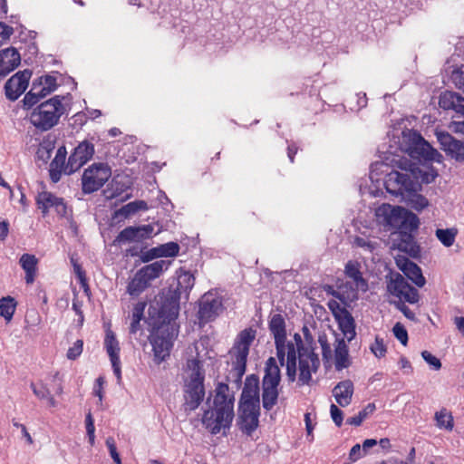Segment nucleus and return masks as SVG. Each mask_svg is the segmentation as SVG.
<instances>
[{
	"label": "nucleus",
	"instance_id": "nucleus-25",
	"mask_svg": "<svg viewBox=\"0 0 464 464\" xmlns=\"http://www.w3.org/2000/svg\"><path fill=\"white\" fill-rule=\"evenodd\" d=\"M393 246L399 251L411 257H417L420 254L419 246L416 244L413 237L408 233H398L397 237L393 239Z\"/></svg>",
	"mask_w": 464,
	"mask_h": 464
},
{
	"label": "nucleus",
	"instance_id": "nucleus-33",
	"mask_svg": "<svg viewBox=\"0 0 464 464\" xmlns=\"http://www.w3.org/2000/svg\"><path fill=\"white\" fill-rule=\"evenodd\" d=\"M315 334L317 333L314 328L311 330L304 325L302 328V334L295 333L294 334L295 348H313Z\"/></svg>",
	"mask_w": 464,
	"mask_h": 464
},
{
	"label": "nucleus",
	"instance_id": "nucleus-51",
	"mask_svg": "<svg viewBox=\"0 0 464 464\" xmlns=\"http://www.w3.org/2000/svg\"><path fill=\"white\" fill-rule=\"evenodd\" d=\"M451 79L459 89L464 91V66L453 70Z\"/></svg>",
	"mask_w": 464,
	"mask_h": 464
},
{
	"label": "nucleus",
	"instance_id": "nucleus-20",
	"mask_svg": "<svg viewBox=\"0 0 464 464\" xmlns=\"http://www.w3.org/2000/svg\"><path fill=\"white\" fill-rule=\"evenodd\" d=\"M222 308L221 300L212 294H205L199 304V319L205 322L214 319Z\"/></svg>",
	"mask_w": 464,
	"mask_h": 464
},
{
	"label": "nucleus",
	"instance_id": "nucleus-43",
	"mask_svg": "<svg viewBox=\"0 0 464 464\" xmlns=\"http://www.w3.org/2000/svg\"><path fill=\"white\" fill-rule=\"evenodd\" d=\"M15 310L14 299L7 296L0 300V314L6 320H10Z\"/></svg>",
	"mask_w": 464,
	"mask_h": 464
},
{
	"label": "nucleus",
	"instance_id": "nucleus-23",
	"mask_svg": "<svg viewBox=\"0 0 464 464\" xmlns=\"http://www.w3.org/2000/svg\"><path fill=\"white\" fill-rule=\"evenodd\" d=\"M21 63V57L15 48L10 47L0 51V75L5 76Z\"/></svg>",
	"mask_w": 464,
	"mask_h": 464
},
{
	"label": "nucleus",
	"instance_id": "nucleus-28",
	"mask_svg": "<svg viewBox=\"0 0 464 464\" xmlns=\"http://www.w3.org/2000/svg\"><path fill=\"white\" fill-rule=\"evenodd\" d=\"M353 394V384L350 380L340 382L333 390V395L341 407L351 403Z\"/></svg>",
	"mask_w": 464,
	"mask_h": 464
},
{
	"label": "nucleus",
	"instance_id": "nucleus-62",
	"mask_svg": "<svg viewBox=\"0 0 464 464\" xmlns=\"http://www.w3.org/2000/svg\"><path fill=\"white\" fill-rule=\"evenodd\" d=\"M169 357V350H153V362L160 364Z\"/></svg>",
	"mask_w": 464,
	"mask_h": 464
},
{
	"label": "nucleus",
	"instance_id": "nucleus-48",
	"mask_svg": "<svg viewBox=\"0 0 464 464\" xmlns=\"http://www.w3.org/2000/svg\"><path fill=\"white\" fill-rule=\"evenodd\" d=\"M110 361L113 369V372L117 378L118 383L121 382V368L119 355V350H108Z\"/></svg>",
	"mask_w": 464,
	"mask_h": 464
},
{
	"label": "nucleus",
	"instance_id": "nucleus-1",
	"mask_svg": "<svg viewBox=\"0 0 464 464\" xmlns=\"http://www.w3.org/2000/svg\"><path fill=\"white\" fill-rule=\"evenodd\" d=\"M179 310V304L175 298L150 304L148 324L151 330L149 340L152 348H172L179 333L176 323Z\"/></svg>",
	"mask_w": 464,
	"mask_h": 464
},
{
	"label": "nucleus",
	"instance_id": "nucleus-21",
	"mask_svg": "<svg viewBox=\"0 0 464 464\" xmlns=\"http://www.w3.org/2000/svg\"><path fill=\"white\" fill-rule=\"evenodd\" d=\"M251 405L253 407H260L259 386L256 378H246L239 406Z\"/></svg>",
	"mask_w": 464,
	"mask_h": 464
},
{
	"label": "nucleus",
	"instance_id": "nucleus-39",
	"mask_svg": "<svg viewBox=\"0 0 464 464\" xmlns=\"http://www.w3.org/2000/svg\"><path fill=\"white\" fill-rule=\"evenodd\" d=\"M33 82L39 85L42 95L44 97L51 94L57 88L56 78L51 75L42 76Z\"/></svg>",
	"mask_w": 464,
	"mask_h": 464
},
{
	"label": "nucleus",
	"instance_id": "nucleus-58",
	"mask_svg": "<svg viewBox=\"0 0 464 464\" xmlns=\"http://www.w3.org/2000/svg\"><path fill=\"white\" fill-rule=\"evenodd\" d=\"M366 454L364 453V450H362V446L360 444H355L353 446L349 452V459L352 462H355L358 459L363 458Z\"/></svg>",
	"mask_w": 464,
	"mask_h": 464
},
{
	"label": "nucleus",
	"instance_id": "nucleus-56",
	"mask_svg": "<svg viewBox=\"0 0 464 464\" xmlns=\"http://www.w3.org/2000/svg\"><path fill=\"white\" fill-rule=\"evenodd\" d=\"M31 388L34 395L40 400H46L47 397L51 395L50 391L43 384L37 386L34 383H32Z\"/></svg>",
	"mask_w": 464,
	"mask_h": 464
},
{
	"label": "nucleus",
	"instance_id": "nucleus-46",
	"mask_svg": "<svg viewBox=\"0 0 464 464\" xmlns=\"http://www.w3.org/2000/svg\"><path fill=\"white\" fill-rule=\"evenodd\" d=\"M353 244L357 247L370 253L374 252L379 246V243L377 241H372L367 237H356L353 240Z\"/></svg>",
	"mask_w": 464,
	"mask_h": 464
},
{
	"label": "nucleus",
	"instance_id": "nucleus-6",
	"mask_svg": "<svg viewBox=\"0 0 464 464\" xmlns=\"http://www.w3.org/2000/svg\"><path fill=\"white\" fill-rule=\"evenodd\" d=\"M378 222L392 228L416 229L419 226V218L415 214L409 212L401 207H392L390 204H382L375 210Z\"/></svg>",
	"mask_w": 464,
	"mask_h": 464
},
{
	"label": "nucleus",
	"instance_id": "nucleus-3",
	"mask_svg": "<svg viewBox=\"0 0 464 464\" xmlns=\"http://www.w3.org/2000/svg\"><path fill=\"white\" fill-rule=\"evenodd\" d=\"M201 362L196 358L187 362V377L184 385L185 411H195L205 397L204 374L201 371Z\"/></svg>",
	"mask_w": 464,
	"mask_h": 464
},
{
	"label": "nucleus",
	"instance_id": "nucleus-41",
	"mask_svg": "<svg viewBox=\"0 0 464 464\" xmlns=\"http://www.w3.org/2000/svg\"><path fill=\"white\" fill-rule=\"evenodd\" d=\"M43 98L40 87L38 84L33 82L31 90L25 94L23 103L24 109H30L36 103H38Z\"/></svg>",
	"mask_w": 464,
	"mask_h": 464
},
{
	"label": "nucleus",
	"instance_id": "nucleus-57",
	"mask_svg": "<svg viewBox=\"0 0 464 464\" xmlns=\"http://www.w3.org/2000/svg\"><path fill=\"white\" fill-rule=\"evenodd\" d=\"M106 446L108 447L109 451H110V455L112 458V459L114 460V462L116 464H121V460L120 455H119V453L117 451V449H116V446H115V442H114V440L112 438H108L106 440Z\"/></svg>",
	"mask_w": 464,
	"mask_h": 464
},
{
	"label": "nucleus",
	"instance_id": "nucleus-49",
	"mask_svg": "<svg viewBox=\"0 0 464 464\" xmlns=\"http://www.w3.org/2000/svg\"><path fill=\"white\" fill-rule=\"evenodd\" d=\"M194 284H195V277L189 272H182L179 276L178 285H179V288H181L185 291H188L194 286Z\"/></svg>",
	"mask_w": 464,
	"mask_h": 464
},
{
	"label": "nucleus",
	"instance_id": "nucleus-18",
	"mask_svg": "<svg viewBox=\"0 0 464 464\" xmlns=\"http://www.w3.org/2000/svg\"><path fill=\"white\" fill-rule=\"evenodd\" d=\"M154 232L152 225H142L138 227H128L121 230L116 241L119 243L140 242L150 238Z\"/></svg>",
	"mask_w": 464,
	"mask_h": 464
},
{
	"label": "nucleus",
	"instance_id": "nucleus-53",
	"mask_svg": "<svg viewBox=\"0 0 464 464\" xmlns=\"http://www.w3.org/2000/svg\"><path fill=\"white\" fill-rule=\"evenodd\" d=\"M247 355L248 350H238L237 356V369L240 375L244 374L245 372Z\"/></svg>",
	"mask_w": 464,
	"mask_h": 464
},
{
	"label": "nucleus",
	"instance_id": "nucleus-15",
	"mask_svg": "<svg viewBox=\"0 0 464 464\" xmlns=\"http://www.w3.org/2000/svg\"><path fill=\"white\" fill-rule=\"evenodd\" d=\"M260 407L239 406L237 424L246 435H251L258 427Z\"/></svg>",
	"mask_w": 464,
	"mask_h": 464
},
{
	"label": "nucleus",
	"instance_id": "nucleus-42",
	"mask_svg": "<svg viewBox=\"0 0 464 464\" xmlns=\"http://www.w3.org/2000/svg\"><path fill=\"white\" fill-rule=\"evenodd\" d=\"M435 234L437 238L442 243V245L449 247L451 246L455 242L457 230L454 228H438Z\"/></svg>",
	"mask_w": 464,
	"mask_h": 464
},
{
	"label": "nucleus",
	"instance_id": "nucleus-29",
	"mask_svg": "<svg viewBox=\"0 0 464 464\" xmlns=\"http://www.w3.org/2000/svg\"><path fill=\"white\" fill-rule=\"evenodd\" d=\"M130 185L131 183L128 177L116 176L104 190V195L108 199L116 198L130 188Z\"/></svg>",
	"mask_w": 464,
	"mask_h": 464
},
{
	"label": "nucleus",
	"instance_id": "nucleus-22",
	"mask_svg": "<svg viewBox=\"0 0 464 464\" xmlns=\"http://www.w3.org/2000/svg\"><path fill=\"white\" fill-rule=\"evenodd\" d=\"M412 154L420 159L430 161L440 162L442 158L441 154L433 149L421 136L417 135L415 138Z\"/></svg>",
	"mask_w": 464,
	"mask_h": 464
},
{
	"label": "nucleus",
	"instance_id": "nucleus-34",
	"mask_svg": "<svg viewBox=\"0 0 464 464\" xmlns=\"http://www.w3.org/2000/svg\"><path fill=\"white\" fill-rule=\"evenodd\" d=\"M37 262L38 260L34 255L24 254L20 257L19 263L25 272V282L27 284H32L34 281Z\"/></svg>",
	"mask_w": 464,
	"mask_h": 464
},
{
	"label": "nucleus",
	"instance_id": "nucleus-8",
	"mask_svg": "<svg viewBox=\"0 0 464 464\" xmlns=\"http://www.w3.org/2000/svg\"><path fill=\"white\" fill-rule=\"evenodd\" d=\"M111 176V168L105 163H93L83 172L82 191L90 194L100 189Z\"/></svg>",
	"mask_w": 464,
	"mask_h": 464
},
{
	"label": "nucleus",
	"instance_id": "nucleus-26",
	"mask_svg": "<svg viewBox=\"0 0 464 464\" xmlns=\"http://www.w3.org/2000/svg\"><path fill=\"white\" fill-rule=\"evenodd\" d=\"M325 363L331 366L332 362L337 371L347 368L351 364L348 350H323Z\"/></svg>",
	"mask_w": 464,
	"mask_h": 464
},
{
	"label": "nucleus",
	"instance_id": "nucleus-45",
	"mask_svg": "<svg viewBox=\"0 0 464 464\" xmlns=\"http://www.w3.org/2000/svg\"><path fill=\"white\" fill-rule=\"evenodd\" d=\"M374 410L375 405L373 403H369L362 411L358 413V415L348 418L346 420V423L349 425L360 426L362 422L367 418V416L372 413Z\"/></svg>",
	"mask_w": 464,
	"mask_h": 464
},
{
	"label": "nucleus",
	"instance_id": "nucleus-50",
	"mask_svg": "<svg viewBox=\"0 0 464 464\" xmlns=\"http://www.w3.org/2000/svg\"><path fill=\"white\" fill-rule=\"evenodd\" d=\"M423 360L430 365V367L435 371H438L441 367V362L439 358L433 355L430 351L423 350L421 353Z\"/></svg>",
	"mask_w": 464,
	"mask_h": 464
},
{
	"label": "nucleus",
	"instance_id": "nucleus-38",
	"mask_svg": "<svg viewBox=\"0 0 464 464\" xmlns=\"http://www.w3.org/2000/svg\"><path fill=\"white\" fill-rule=\"evenodd\" d=\"M404 198L407 205L416 211H421L429 206V200L416 191L409 192Z\"/></svg>",
	"mask_w": 464,
	"mask_h": 464
},
{
	"label": "nucleus",
	"instance_id": "nucleus-14",
	"mask_svg": "<svg viewBox=\"0 0 464 464\" xmlns=\"http://www.w3.org/2000/svg\"><path fill=\"white\" fill-rule=\"evenodd\" d=\"M32 72L28 69L19 71L14 74L5 84V93L8 100L15 101L27 89Z\"/></svg>",
	"mask_w": 464,
	"mask_h": 464
},
{
	"label": "nucleus",
	"instance_id": "nucleus-55",
	"mask_svg": "<svg viewBox=\"0 0 464 464\" xmlns=\"http://www.w3.org/2000/svg\"><path fill=\"white\" fill-rule=\"evenodd\" d=\"M396 308L398 310H400L406 318H408L409 320L411 321H415L416 320V315H415V313L411 310L406 304L405 303L401 302V301H397L394 303Z\"/></svg>",
	"mask_w": 464,
	"mask_h": 464
},
{
	"label": "nucleus",
	"instance_id": "nucleus-54",
	"mask_svg": "<svg viewBox=\"0 0 464 464\" xmlns=\"http://www.w3.org/2000/svg\"><path fill=\"white\" fill-rule=\"evenodd\" d=\"M119 343L114 333L110 329H106L104 346L105 348H118Z\"/></svg>",
	"mask_w": 464,
	"mask_h": 464
},
{
	"label": "nucleus",
	"instance_id": "nucleus-32",
	"mask_svg": "<svg viewBox=\"0 0 464 464\" xmlns=\"http://www.w3.org/2000/svg\"><path fill=\"white\" fill-rule=\"evenodd\" d=\"M360 268L361 266L359 263L349 261L345 266V275L347 281L353 282V285H357V288H361L362 292H366L368 289V284L362 277Z\"/></svg>",
	"mask_w": 464,
	"mask_h": 464
},
{
	"label": "nucleus",
	"instance_id": "nucleus-16",
	"mask_svg": "<svg viewBox=\"0 0 464 464\" xmlns=\"http://www.w3.org/2000/svg\"><path fill=\"white\" fill-rule=\"evenodd\" d=\"M436 136L447 155L458 161H464V142L453 138L450 133L445 131H437Z\"/></svg>",
	"mask_w": 464,
	"mask_h": 464
},
{
	"label": "nucleus",
	"instance_id": "nucleus-35",
	"mask_svg": "<svg viewBox=\"0 0 464 464\" xmlns=\"http://www.w3.org/2000/svg\"><path fill=\"white\" fill-rule=\"evenodd\" d=\"M150 285L147 282V280L143 277L141 273L138 270L131 280L129 282L127 285L126 292L133 297L139 296L142 292H144Z\"/></svg>",
	"mask_w": 464,
	"mask_h": 464
},
{
	"label": "nucleus",
	"instance_id": "nucleus-9",
	"mask_svg": "<svg viewBox=\"0 0 464 464\" xmlns=\"http://www.w3.org/2000/svg\"><path fill=\"white\" fill-rule=\"evenodd\" d=\"M385 187L389 193L404 198L409 192L417 190L418 183L411 174L393 170L387 175Z\"/></svg>",
	"mask_w": 464,
	"mask_h": 464
},
{
	"label": "nucleus",
	"instance_id": "nucleus-17",
	"mask_svg": "<svg viewBox=\"0 0 464 464\" xmlns=\"http://www.w3.org/2000/svg\"><path fill=\"white\" fill-rule=\"evenodd\" d=\"M36 203L44 215H46L50 208H53L62 217L66 215L67 207L63 198H58L51 192L43 191L39 193L36 198Z\"/></svg>",
	"mask_w": 464,
	"mask_h": 464
},
{
	"label": "nucleus",
	"instance_id": "nucleus-31",
	"mask_svg": "<svg viewBox=\"0 0 464 464\" xmlns=\"http://www.w3.org/2000/svg\"><path fill=\"white\" fill-rule=\"evenodd\" d=\"M171 261L169 260H159L141 267L139 271L150 285V282L160 277L169 267Z\"/></svg>",
	"mask_w": 464,
	"mask_h": 464
},
{
	"label": "nucleus",
	"instance_id": "nucleus-44",
	"mask_svg": "<svg viewBox=\"0 0 464 464\" xmlns=\"http://www.w3.org/2000/svg\"><path fill=\"white\" fill-rule=\"evenodd\" d=\"M54 150V142L52 140H44L40 143L36 152L37 159L46 163L51 158L53 150Z\"/></svg>",
	"mask_w": 464,
	"mask_h": 464
},
{
	"label": "nucleus",
	"instance_id": "nucleus-24",
	"mask_svg": "<svg viewBox=\"0 0 464 464\" xmlns=\"http://www.w3.org/2000/svg\"><path fill=\"white\" fill-rule=\"evenodd\" d=\"M361 288H357L351 281H341L337 285L336 290L333 295L338 298L344 305H349L351 303L358 299V292Z\"/></svg>",
	"mask_w": 464,
	"mask_h": 464
},
{
	"label": "nucleus",
	"instance_id": "nucleus-64",
	"mask_svg": "<svg viewBox=\"0 0 464 464\" xmlns=\"http://www.w3.org/2000/svg\"><path fill=\"white\" fill-rule=\"evenodd\" d=\"M449 128L454 133L464 134V121H452V122H450Z\"/></svg>",
	"mask_w": 464,
	"mask_h": 464
},
{
	"label": "nucleus",
	"instance_id": "nucleus-4",
	"mask_svg": "<svg viewBox=\"0 0 464 464\" xmlns=\"http://www.w3.org/2000/svg\"><path fill=\"white\" fill-rule=\"evenodd\" d=\"M298 359L299 382L302 384L309 382L312 372H315L320 361L314 350H288L286 355V375L290 382L296 376V361Z\"/></svg>",
	"mask_w": 464,
	"mask_h": 464
},
{
	"label": "nucleus",
	"instance_id": "nucleus-47",
	"mask_svg": "<svg viewBox=\"0 0 464 464\" xmlns=\"http://www.w3.org/2000/svg\"><path fill=\"white\" fill-rule=\"evenodd\" d=\"M158 253L160 254V257L162 256H175L179 254V246L175 242H169L163 245H160L157 246Z\"/></svg>",
	"mask_w": 464,
	"mask_h": 464
},
{
	"label": "nucleus",
	"instance_id": "nucleus-7",
	"mask_svg": "<svg viewBox=\"0 0 464 464\" xmlns=\"http://www.w3.org/2000/svg\"><path fill=\"white\" fill-rule=\"evenodd\" d=\"M280 370L276 360L270 357L266 363L265 376L263 378V407L271 410L277 401V386L280 382Z\"/></svg>",
	"mask_w": 464,
	"mask_h": 464
},
{
	"label": "nucleus",
	"instance_id": "nucleus-36",
	"mask_svg": "<svg viewBox=\"0 0 464 464\" xmlns=\"http://www.w3.org/2000/svg\"><path fill=\"white\" fill-rule=\"evenodd\" d=\"M148 209V204L144 200H136L130 202L123 207H121L120 209L116 210L114 212L113 218H116L118 217H122L124 218H127L135 213H137L139 210H147Z\"/></svg>",
	"mask_w": 464,
	"mask_h": 464
},
{
	"label": "nucleus",
	"instance_id": "nucleus-13",
	"mask_svg": "<svg viewBox=\"0 0 464 464\" xmlns=\"http://www.w3.org/2000/svg\"><path fill=\"white\" fill-rule=\"evenodd\" d=\"M93 154L94 145L92 143L88 140L80 142L69 157L64 174L70 175L78 170L92 158Z\"/></svg>",
	"mask_w": 464,
	"mask_h": 464
},
{
	"label": "nucleus",
	"instance_id": "nucleus-27",
	"mask_svg": "<svg viewBox=\"0 0 464 464\" xmlns=\"http://www.w3.org/2000/svg\"><path fill=\"white\" fill-rule=\"evenodd\" d=\"M439 104L443 110H454L464 116V97L456 92H445L441 93Z\"/></svg>",
	"mask_w": 464,
	"mask_h": 464
},
{
	"label": "nucleus",
	"instance_id": "nucleus-52",
	"mask_svg": "<svg viewBox=\"0 0 464 464\" xmlns=\"http://www.w3.org/2000/svg\"><path fill=\"white\" fill-rule=\"evenodd\" d=\"M394 336L400 341L402 346L407 345L408 334L406 329L400 324H396L393 327Z\"/></svg>",
	"mask_w": 464,
	"mask_h": 464
},
{
	"label": "nucleus",
	"instance_id": "nucleus-19",
	"mask_svg": "<svg viewBox=\"0 0 464 464\" xmlns=\"http://www.w3.org/2000/svg\"><path fill=\"white\" fill-rule=\"evenodd\" d=\"M395 262L398 268L417 286L422 287L425 285L426 280L421 270L415 263L402 255H397Z\"/></svg>",
	"mask_w": 464,
	"mask_h": 464
},
{
	"label": "nucleus",
	"instance_id": "nucleus-11",
	"mask_svg": "<svg viewBox=\"0 0 464 464\" xmlns=\"http://www.w3.org/2000/svg\"><path fill=\"white\" fill-rule=\"evenodd\" d=\"M389 293L397 297L398 301L417 304L420 300V295L416 288L411 286L401 274H394L387 285Z\"/></svg>",
	"mask_w": 464,
	"mask_h": 464
},
{
	"label": "nucleus",
	"instance_id": "nucleus-5",
	"mask_svg": "<svg viewBox=\"0 0 464 464\" xmlns=\"http://www.w3.org/2000/svg\"><path fill=\"white\" fill-rule=\"evenodd\" d=\"M62 100L60 96H54L39 104L28 116L31 124L42 131L49 130L57 125L65 111Z\"/></svg>",
	"mask_w": 464,
	"mask_h": 464
},
{
	"label": "nucleus",
	"instance_id": "nucleus-12",
	"mask_svg": "<svg viewBox=\"0 0 464 464\" xmlns=\"http://www.w3.org/2000/svg\"><path fill=\"white\" fill-rule=\"evenodd\" d=\"M268 330L274 338L276 348H295L294 343L288 340L285 319L281 314L269 316Z\"/></svg>",
	"mask_w": 464,
	"mask_h": 464
},
{
	"label": "nucleus",
	"instance_id": "nucleus-10",
	"mask_svg": "<svg viewBox=\"0 0 464 464\" xmlns=\"http://www.w3.org/2000/svg\"><path fill=\"white\" fill-rule=\"evenodd\" d=\"M327 305L338 322L343 334V338L339 342L336 348H346L344 339L350 342L355 335L353 318L346 308L342 306L336 300H330Z\"/></svg>",
	"mask_w": 464,
	"mask_h": 464
},
{
	"label": "nucleus",
	"instance_id": "nucleus-61",
	"mask_svg": "<svg viewBox=\"0 0 464 464\" xmlns=\"http://www.w3.org/2000/svg\"><path fill=\"white\" fill-rule=\"evenodd\" d=\"M14 29L3 23H0V45L6 42L13 34Z\"/></svg>",
	"mask_w": 464,
	"mask_h": 464
},
{
	"label": "nucleus",
	"instance_id": "nucleus-63",
	"mask_svg": "<svg viewBox=\"0 0 464 464\" xmlns=\"http://www.w3.org/2000/svg\"><path fill=\"white\" fill-rule=\"evenodd\" d=\"M158 248L157 247H153L151 248L150 250L145 252L142 254V256H140V259L143 261V262H149L154 258H157V257H160V254L158 253Z\"/></svg>",
	"mask_w": 464,
	"mask_h": 464
},
{
	"label": "nucleus",
	"instance_id": "nucleus-40",
	"mask_svg": "<svg viewBox=\"0 0 464 464\" xmlns=\"http://www.w3.org/2000/svg\"><path fill=\"white\" fill-rule=\"evenodd\" d=\"M256 330L251 327L241 331L236 339L233 348H249L256 339Z\"/></svg>",
	"mask_w": 464,
	"mask_h": 464
},
{
	"label": "nucleus",
	"instance_id": "nucleus-60",
	"mask_svg": "<svg viewBox=\"0 0 464 464\" xmlns=\"http://www.w3.org/2000/svg\"><path fill=\"white\" fill-rule=\"evenodd\" d=\"M146 304H147L145 302L136 303L132 309L131 319H136V320L140 321L143 318V314H144Z\"/></svg>",
	"mask_w": 464,
	"mask_h": 464
},
{
	"label": "nucleus",
	"instance_id": "nucleus-30",
	"mask_svg": "<svg viewBox=\"0 0 464 464\" xmlns=\"http://www.w3.org/2000/svg\"><path fill=\"white\" fill-rule=\"evenodd\" d=\"M66 155L67 151L65 147H60L56 151L54 159L50 164V178L54 183L58 182L61 179L62 174L64 173L66 167Z\"/></svg>",
	"mask_w": 464,
	"mask_h": 464
},
{
	"label": "nucleus",
	"instance_id": "nucleus-37",
	"mask_svg": "<svg viewBox=\"0 0 464 464\" xmlns=\"http://www.w3.org/2000/svg\"><path fill=\"white\" fill-rule=\"evenodd\" d=\"M434 419L436 420V426L439 429H444L449 431H451L453 430V417L451 413L446 409L443 408L440 411L435 412Z\"/></svg>",
	"mask_w": 464,
	"mask_h": 464
},
{
	"label": "nucleus",
	"instance_id": "nucleus-2",
	"mask_svg": "<svg viewBox=\"0 0 464 464\" xmlns=\"http://www.w3.org/2000/svg\"><path fill=\"white\" fill-rule=\"evenodd\" d=\"M235 397L227 384L217 385L212 398L208 397L202 409L201 423L211 434L227 437L232 426Z\"/></svg>",
	"mask_w": 464,
	"mask_h": 464
},
{
	"label": "nucleus",
	"instance_id": "nucleus-59",
	"mask_svg": "<svg viewBox=\"0 0 464 464\" xmlns=\"http://www.w3.org/2000/svg\"><path fill=\"white\" fill-rule=\"evenodd\" d=\"M330 413L336 426L341 427L343 420V411L336 405L332 404L330 408Z\"/></svg>",
	"mask_w": 464,
	"mask_h": 464
}]
</instances>
